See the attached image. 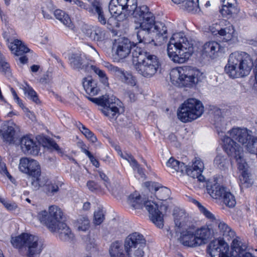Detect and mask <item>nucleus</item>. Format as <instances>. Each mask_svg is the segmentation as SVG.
I'll return each instance as SVG.
<instances>
[{
    "mask_svg": "<svg viewBox=\"0 0 257 257\" xmlns=\"http://www.w3.org/2000/svg\"><path fill=\"white\" fill-rule=\"evenodd\" d=\"M142 186L145 188V191L146 192H157L168 193L171 192L170 189L162 186L157 182L147 181L143 184Z\"/></svg>",
    "mask_w": 257,
    "mask_h": 257,
    "instance_id": "obj_31",
    "label": "nucleus"
},
{
    "mask_svg": "<svg viewBox=\"0 0 257 257\" xmlns=\"http://www.w3.org/2000/svg\"><path fill=\"white\" fill-rule=\"evenodd\" d=\"M104 216L103 211L98 209L94 213L93 222L95 225L100 224L104 220Z\"/></svg>",
    "mask_w": 257,
    "mask_h": 257,
    "instance_id": "obj_52",
    "label": "nucleus"
},
{
    "mask_svg": "<svg viewBox=\"0 0 257 257\" xmlns=\"http://www.w3.org/2000/svg\"><path fill=\"white\" fill-rule=\"evenodd\" d=\"M66 2H68L72 4H75L79 7L81 9H87V5L84 3L80 0H65Z\"/></svg>",
    "mask_w": 257,
    "mask_h": 257,
    "instance_id": "obj_57",
    "label": "nucleus"
},
{
    "mask_svg": "<svg viewBox=\"0 0 257 257\" xmlns=\"http://www.w3.org/2000/svg\"><path fill=\"white\" fill-rule=\"evenodd\" d=\"M97 20L99 23L101 25H104L109 24L110 19L107 20L105 17L103 11L100 13L97 14Z\"/></svg>",
    "mask_w": 257,
    "mask_h": 257,
    "instance_id": "obj_56",
    "label": "nucleus"
},
{
    "mask_svg": "<svg viewBox=\"0 0 257 257\" xmlns=\"http://www.w3.org/2000/svg\"><path fill=\"white\" fill-rule=\"evenodd\" d=\"M48 229L63 241H71L74 237L71 229L65 222L55 226H49Z\"/></svg>",
    "mask_w": 257,
    "mask_h": 257,
    "instance_id": "obj_21",
    "label": "nucleus"
},
{
    "mask_svg": "<svg viewBox=\"0 0 257 257\" xmlns=\"http://www.w3.org/2000/svg\"><path fill=\"white\" fill-rule=\"evenodd\" d=\"M0 71L7 75V76L11 75L9 64L5 60L0 63Z\"/></svg>",
    "mask_w": 257,
    "mask_h": 257,
    "instance_id": "obj_55",
    "label": "nucleus"
},
{
    "mask_svg": "<svg viewBox=\"0 0 257 257\" xmlns=\"http://www.w3.org/2000/svg\"><path fill=\"white\" fill-rule=\"evenodd\" d=\"M220 179L214 177L208 180L206 183L207 193H230L229 189L220 184Z\"/></svg>",
    "mask_w": 257,
    "mask_h": 257,
    "instance_id": "obj_25",
    "label": "nucleus"
},
{
    "mask_svg": "<svg viewBox=\"0 0 257 257\" xmlns=\"http://www.w3.org/2000/svg\"><path fill=\"white\" fill-rule=\"evenodd\" d=\"M132 48V44L128 39L120 37L115 40L112 46L114 61L118 62L126 58L131 53Z\"/></svg>",
    "mask_w": 257,
    "mask_h": 257,
    "instance_id": "obj_14",
    "label": "nucleus"
},
{
    "mask_svg": "<svg viewBox=\"0 0 257 257\" xmlns=\"http://www.w3.org/2000/svg\"><path fill=\"white\" fill-rule=\"evenodd\" d=\"M146 240L138 232L129 234L124 239V250L119 241L112 242L109 247L110 257H144Z\"/></svg>",
    "mask_w": 257,
    "mask_h": 257,
    "instance_id": "obj_3",
    "label": "nucleus"
},
{
    "mask_svg": "<svg viewBox=\"0 0 257 257\" xmlns=\"http://www.w3.org/2000/svg\"><path fill=\"white\" fill-rule=\"evenodd\" d=\"M152 33L155 34L157 36H163L164 34L167 33V29L165 24L161 22H155V17L154 16L153 22L151 26V30Z\"/></svg>",
    "mask_w": 257,
    "mask_h": 257,
    "instance_id": "obj_41",
    "label": "nucleus"
},
{
    "mask_svg": "<svg viewBox=\"0 0 257 257\" xmlns=\"http://www.w3.org/2000/svg\"><path fill=\"white\" fill-rule=\"evenodd\" d=\"M119 154L121 158L126 160L130 163L132 168L137 166L138 162L131 154L126 153L123 154L121 152L119 153Z\"/></svg>",
    "mask_w": 257,
    "mask_h": 257,
    "instance_id": "obj_51",
    "label": "nucleus"
},
{
    "mask_svg": "<svg viewBox=\"0 0 257 257\" xmlns=\"http://www.w3.org/2000/svg\"><path fill=\"white\" fill-rule=\"evenodd\" d=\"M180 5L181 9L189 13L195 14L200 11L198 0H184Z\"/></svg>",
    "mask_w": 257,
    "mask_h": 257,
    "instance_id": "obj_35",
    "label": "nucleus"
},
{
    "mask_svg": "<svg viewBox=\"0 0 257 257\" xmlns=\"http://www.w3.org/2000/svg\"><path fill=\"white\" fill-rule=\"evenodd\" d=\"M71 67L78 71L82 70L86 72L85 65L83 64V59L81 55L77 53H72L69 57Z\"/></svg>",
    "mask_w": 257,
    "mask_h": 257,
    "instance_id": "obj_30",
    "label": "nucleus"
},
{
    "mask_svg": "<svg viewBox=\"0 0 257 257\" xmlns=\"http://www.w3.org/2000/svg\"><path fill=\"white\" fill-rule=\"evenodd\" d=\"M91 101L102 106V113L109 119H115L119 114L117 101L118 99L114 96H104L99 98L88 97Z\"/></svg>",
    "mask_w": 257,
    "mask_h": 257,
    "instance_id": "obj_10",
    "label": "nucleus"
},
{
    "mask_svg": "<svg viewBox=\"0 0 257 257\" xmlns=\"http://www.w3.org/2000/svg\"><path fill=\"white\" fill-rule=\"evenodd\" d=\"M63 217V213L61 209L55 205H52L49 207L48 214L46 210H43L38 215L40 222L48 229H49V226H55L64 223Z\"/></svg>",
    "mask_w": 257,
    "mask_h": 257,
    "instance_id": "obj_12",
    "label": "nucleus"
},
{
    "mask_svg": "<svg viewBox=\"0 0 257 257\" xmlns=\"http://www.w3.org/2000/svg\"><path fill=\"white\" fill-rule=\"evenodd\" d=\"M81 148L82 151L89 158L93 165L96 167H98L99 165L98 161L90 153V152L86 149V146L84 144L82 143L81 144Z\"/></svg>",
    "mask_w": 257,
    "mask_h": 257,
    "instance_id": "obj_50",
    "label": "nucleus"
},
{
    "mask_svg": "<svg viewBox=\"0 0 257 257\" xmlns=\"http://www.w3.org/2000/svg\"><path fill=\"white\" fill-rule=\"evenodd\" d=\"M132 13L134 17L138 20V22H145V23L153 22L154 15L149 11L147 6L137 7Z\"/></svg>",
    "mask_w": 257,
    "mask_h": 257,
    "instance_id": "obj_24",
    "label": "nucleus"
},
{
    "mask_svg": "<svg viewBox=\"0 0 257 257\" xmlns=\"http://www.w3.org/2000/svg\"><path fill=\"white\" fill-rule=\"evenodd\" d=\"M166 166L172 173L181 172L184 173L186 168L184 163L178 161L173 157L169 159L166 163Z\"/></svg>",
    "mask_w": 257,
    "mask_h": 257,
    "instance_id": "obj_37",
    "label": "nucleus"
},
{
    "mask_svg": "<svg viewBox=\"0 0 257 257\" xmlns=\"http://www.w3.org/2000/svg\"><path fill=\"white\" fill-rule=\"evenodd\" d=\"M134 170H137L138 173L142 177L145 176V174L144 173L143 170L142 168L140 167V165L138 163V165L136 167H133Z\"/></svg>",
    "mask_w": 257,
    "mask_h": 257,
    "instance_id": "obj_60",
    "label": "nucleus"
},
{
    "mask_svg": "<svg viewBox=\"0 0 257 257\" xmlns=\"http://www.w3.org/2000/svg\"><path fill=\"white\" fill-rule=\"evenodd\" d=\"M173 216L176 231L193 225L190 217L183 208L175 207L173 210Z\"/></svg>",
    "mask_w": 257,
    "mask_h": 257,
    "instance_id": "obj_17",
    "label": "nucleus"
},
{
    "mask_svg": "<svg viewBox=\"0 0 257 257\" xmlns=\"http://www.w3.org/2000/svg\"><path fill=\"white\" fill-rule=\"evenodd\" d=\"M209 30L214 36L220 38L223 42H228L234 37V27L226 20L213 24L209 27Z\"/></svg>",
    "mask_w": 257,
    "mask_h": 257,
    "instance_id": "obj_13",
    "label": "nucleus"
},
{
    "mask_svg": "<svg viewBox=\"0 0 257 257\" xmlns=\"http://www.w3.org/2000/svg\"><path fill=\"white\" fill-rule=\"evenodd\" d=\"M86 35L91 40L101 42L105 39V31L99 27L94 28L93 30H88Z\"/></svg>",
    "mask_w": 257,
    "mask_h": 257,
    "instance_id": "obj_36",
    "label": "nucleus"
},
{
    "mask_svg": "<svg viewBox=\"0 0 257 257\" xmlns=\"http://www.w3.org/2000/svg\"><path fill=\"white\" fill-rule=\"evenodd\" d=\"M213 235L214 233L208 226H203L195 229L197 246L206 243Z\"/></svg>",
    "mask_w": 257,
    "mask_h": 257,
    "instance_id": "obj_26",
    "label": "nucleus"
},
{
    "mask_svg": "<svg viewBox=\"0 0 257 257\" xmlns=\"http://www.w3.org/2000/svg\"><path fill=\"white\" fill-rule=\"evenodd\" d=\"M132 57L133 66L139 74L150 78L156 73L160 65L156 56L137 47L132 52Z\"/></svg>",
    "mask_w": 257,
    "mask_h": 257,
    "instance_id": "obj_5",
    "label": "nucleus"
},
{
    "mask_svg": "<svg viewBox=\"0 0 257 257\" xmlns=\"http://www.w3.org/2000/svg\"><path fill=\"white\" fill-rule=\"evenodd\" d=\"M220 49V45L215 41L206 43L203 47L202 54L209 58H213Z\"/></svg>",
    "mask_w": 257,
    "mask_h": 257,
    "instance_id": "obj_33",
    "label": "nucleus"
},
{
    "mask_svg": "<svg viewBox=\"0 0 257 257\" xmlns=\"http://www.w3.org/2000/svg\"><path fill=\"white\" fill-rule=\"evenodd\" d=\"M19 168L22 172L31 177H37L40 174V166L38 162L34 159L28 158L21 159Z\"/></svg>",
    "mask_w": 257,
    "mask_h": 257,
    "instance_id": "obj_18",
    "label": "nucleus"
},
{
    "mask_svg": "<svg viewBox=\"0 0 257 257\" xmlns=\"http://www.w3.org/2000/svg\"><path fill=\"white\" fill-rule=\"evenodd\" d=\"M17 102V103L18 104V105L23 109L26 110V111H29V112L31 113V111L29 110V109L26 107L24 106L23 103H22V100L19 98V99L15 100Z\"/></svg>",
    "mask_w": 257,
    "mask_h": 257,
    "instance_id": "obj_62",
    "label": "nucleus"
},
{
    "mask_svg": "<svg viewBox=\"0 0 257 257\" xmlns=\"http://www.w3.org/2000/svg\"><path fill=\"white\" fill-rule=\"evenodd\" d=\"M63 184L60 183L48 184L44 186L45 190L51 193L64 191Z\"/></svg>",
    "mask_w": 257,
    "mask_h": 257,
    "instance_id": "obj_48",
    "label": "nucleus"
},
{
    "mask_svg": "<svg viewBox=\"0 0 257 257\" xmlns=\"http://www.w3.org/2000/svg\"><path fill=\"white\" fill-rule=\"evenodd\" d=\"M87 186L90 191H94L96 187V184L94 181H89L87 183Z\"/></svg>",
    "mask_w": 257,
    "mask_h": 257,
    "instance_id": "obj_59",
    "label": "nucleus"
},
{
    "mask_svg": "<svg viewBox=\"0 0 257 257\" xmlns=\"http://www.w3.org/2000/svg\"><path fill=\"white\" fill-rule=\"evenodd\" d=\"M104 67L108 69L111 74L117 77L122 83L132 86L136 85L137 83L136 78L131 72L113 66L108 62L104 63Z\"/></svg>",
    "mask_w": 257,
    "mask_h": 257,
    "instance_id": "obj_15",
    "label": "nucleus"
},
{
    "mask_svg": "<svg viewBox=\"0 0 257 257\" xmlns=\"http://www.w3.org/2000/svg\"><path fill=\"white\" fill-rule=\"evenodd\" d=\"M92 11L96 15L102 12V4L98 0H94L92 3Z\"/></svg>",
    "mask_w": 257,
    "mask_h": 257,
    "instance_id": "obj_54",
    "label": "nucleus"
},
{
    "mask_svg": "<svg viewBox=\"0 0 257 257\" xmlns=\"http://www.w3.org/2000/svg\"><path fill=\"white\" fill-rule=\"evenodd\" d=\"M208 252L211 257H230L229 246L222 239L211 241L208 246Z\"/></svg>",
    "mask_w": 257,
    "mask_h": 257,
    "instance_id": "obj_16",
    "label": "nucleus"
},
{
    "mask_svg": "<svg viewBox=\"0 0 257 257\" xmlns=\"http://www.w3.org/2000/svg\"><path fill=\"white\" fill-rule=\"evenodd\" d=\"M232 255L234 257H241L243 255L247 248L246 244L242 243L240 238L236 237L233 239L231 243Z\"/></svg>",
    "mask_w": 257,
    "mask_h": 257,
    "instance_id": "obj_32",
    "label": "nucleus"
},
{
    "mask_svg": "<svg viewBox=\"0 0 257 257\" xmlns=\"http://www.w3.org/2000/svg\"><path fill=\"white\" fill-rule=\"evenodd\" d=\"M86 72H89V71H92L94 72L96 75H98L100 81L105 85L108 86V77L106 76L105 72L100 69L97 66L92 65H87L85 67Z\"/></svg>",
    "mask_w": 257,
    "mask_h": 257,
    "instance_id": "obj_38",
    "label": "nucleus"
},
{
    "mask_svg": "<svg viewBox=\"0 0 257 257\" xmlns=\"http://www.w3.org/2000/svg\"><path fill=\"white\" fill-rule=\"evenodd\" d=\"M222 8L220 10V13L223 17L231 16L235 13L236 0H221Z\"/></svg>",
    "mask_w": 257,
    "mask_h": 257,
    "instance_id": "obj_34",
    "label": "nucleus"
},
{
    "mask_svg": "<svg viewBox=\"0 0 257 257\" xmlns=\"http://www.w3.org/2000/svg\"><path fill=\"white\" fill-rule=\"evenodd\" d=\"M9 47L12 53L17 56L23 55L30 50L21 41L17 39L11 43Z\"/></svg>",
    "mask_w": 257,
    "mask_h": 257,
    "instance_id": "obj_29",
    "label": "nucleus"
},
{
    "mask_svg": "<svg viewBox=\"0 0 257 257\" xmlns=\"http://www.w3.org/2000/svg\"><path fill=\"white\" fill-rule=\"evenodd\" d=\"M209 196L217 202L221 203L223 200V194H209Z\"/></svg>",
    "mask_w": 257,
    "mask_h": 257,
    "instance_id": "obj_58",
    "label": "nucleus"
},
{
    "mask_svg": "<svg viewBox=\"0 0 257 257\" xmlns=\"http://www.w3.org/2000/svg\"><path fill=\"white\" fill-rule=\"evenodd\" d=\"M42 13L44 18L48 19H50L52 18L51 15L53 13H50L49 12H48L47 9L42 8Z\"/></svg>",
    "mask_w": 257,
    "mask_h": 257,
    "instance_id": "obj_61",
    "label": "nucleus"
},
{
    "mask_svg": "<svg viewBox=\"0 0 257 257\" xmlns=\"http://www.w3.org/2000/svg\"><path fill=\"white\" fill-rule=\"evenodd\" d=\"M123 7L121 6L119 0H111L109 4V11L111 15L116 17L121 14L122 11L124 10Z\"/></svg>",
    "mask_w": 257,
    "mask_h": 257,
    "instance_id": "obj_42",
    "label": "nucleus"
},
{
    "mask_svg": "<svg viewBox=\"0 0 257 257\" xmlns=\"http://www.w3.org/2000/svg\"><path fill=\"white\" fill-rule=\"evenodd\" d=\"M204 111L202 103L195 98H189L179 107L178 118L183 122L191 121L200 117Z\"/></svg>",
    "mask_w": 257,
    "mask_h": 257,
    "instance_id": "obj_9",
    "label": "nucleus"
},
{
    "mask_svg": "<svg viewBox=\"0 0 257 257\" xmlns=\"http://www.w3.org/2000/svg\"><path fill=\"white\" fill-rule=\"evenodd\" d=\"M153 23L138 22L136 23L135 30L137 33V39L139 43L145 44H149L153 41L151 37V26Z\"/></svg>",
    "mask_w": 257,
    "mask_h": 257,
    "instance_id": "obj_19",
    "label": "nucleus"
},
{
    "mask_svg": "<svg viewBox=\"0 0 257 257\" xmlns=\"http://www.w3.org/2000/svg\"><path fill=\"white\" fill-rule=\"evenodd\" d=\"M76 126L89 141L92 143H95L97 141V138L94 134L81 123L80 122H76Z\"/></svg>",
    "mask_w": 257,
    "mask_h": 257,
    "instance_id": "obj_43",
    "label": "nucleus"
},
{
    "mask_svg": "<svg viewBox=\"0 0 257 257\" xmlns=\"http://www.w3.org/2000/svg\"><path fill=\"white\" fill-rule=\"evenodd\" d=\"M89 220L86 216L80 217L75 222V226L79 231H85L89 228Z\"/></svg>",
    "mask_w": 257,
    "mask_h": 257,
    "instance_id": "obj_44",
    "label": "nucleus"
},
{
    "mask_svg": "<svg viewBox=\"0 0 257 257\" xmlns=\"http://www.w3.org/2000/svg\"><path fill=\"white\" fill-rule=\"evenodd\" d=\"M18 58V60L21 64H24L27 63L28 58L25 55H21Z\"/></svg>",
    "mask_w": 257,
    "mask_h": 257,
    "instance_id": "obj_63",
    "label": "nucleus"
},
{
    "mask_svg": "<svg viewBox=\"0 0 257 257\" xmlns=\"http://www.w3.org/2000/svg\"><path fill=\"white\" fill-rule=\"evenodd\" d=\"M20 146L22 151L28 155L36 156L39 154V147L37 142L29 136L21 138Z\"/></svg>",
    "mask_w": 257,
    "mask_h": 257,
    "instance_id": "obj_23",
    "label": "nucleus"
},
{
    "mask_svg": "<svg viewBox=\"0 0 257 257\" xmlns=\"http://www.w3.org/2000/svg\"><path fill=\"white\" fill-rule=\"evenodd\" d=\"M192 201L198 207L200 211L203 214L206 218L210 219L211 221H215L216 224L217 225L218 229V232H216V234L222 235L224 239L228 241L235 236V232L226 223L220 220H217L212 213L202 206L197 200L192 199Z\"/></svg>",
    "mask_w": 257,
    "mask_h": 257,
    "instance_id": "obj_11",
    "label": "nucleus"
},
{
    "mask_svg": "<svg viewBox=\"0 0 257 257\" xmlns=\"http://www.w3.org/2000/svg\"><path fill=\"white\" fill-rule=\"evenodd\" d=\"M23 90L24 91L25 94L27 96L29 99L32 100L36 103H40V100L38 98V96L36 92L33 89L32 87L28 85H26V86H24Z\"/></svg>",
    "mask_w": 257,
    "mask_h": 257,
    "instance_id": "obj_46",
    "label": "nucleus"
},
{
    "mask_svg": "<svg viewBox=\"0 0 257 257\" xmlns=\"http://www.w3.org/2000/svg\"><path fill=\"white\" fill-rule=\"evenodd\" d=\"M119 2L122 6L123 7L124 10L128 11L130 13L135 11L137 7V0H119Z\"/></svg>",
    "mask_w": 257,
    "mask_h": 257,
    "instance_id": "obj_47",
    "label": "nucleus"
},
{
    "mask_svg": "<svg viewBox=\"0 0 257 257\" xmlns=\"http://www.w3.org/2000/svg\"><path fill=\"white\" fill-rule=\"evenodd\" d=\"M214 164L219 169L224 170L228 167L229 160L224 154L219 153L214 160Z\"/></svg>",
    "mask_w": 257,
    "mask_h": 257,
    "instance_id": "obj_40",
    "label": "nucleus"
},
{
    "mask_svg": "<svg viewBox=\"0 0 257 257\" xmlns=\"http://www.w3.org/2000/svg\"><path fill=\"white\" fill-rule=\"evenodd\" d=\"M56 19L60 21L64 25L72 29L73 28L71 20L68 14L61 10H56L54 12Z\"/></svg>",
    "mask_w": 257,
    "mask_h": 257,
    "instance_id": "obj_39",
    "label": "nucleus"
},
{
    "mask_svg": "<svg viewBox=\"0 0 257 257\" xmlns=\"http://www.w3.org/2000/svg\"><path fill=\"white\" fill-rule=\"evenodd\" d=\"M170 76L172 84L178 87H192L204 77L202 72L190 66L173 69L170 71Z\"/></svg>",
    "mask_w": 257,
    "mask_h": 257,
    "instance_id": "obj_7",
    "label": "nucleus"
},
{
    "mask_svg": "<svg viewBox=\"0 0 257 257\" xmlns=\"http://www.w3.org/2000/svg\"><path fill=\"white\" fill-rule=\"evenodd\" d=\"M0 202H1L7 210L10 211L15 210L17 208V205L13 202L7 200L0 196Z\"/></svg>",
    "mask_w": 257,
    "mask_h": 257,
    "instance_id": "obj_53",
    "label": "nucleus"
},
{
    "mask_svg": "<svg viewBox=\"0 0 257 257\" xmlns=\"http://www.w3.org/2000/svg\"><path fill=\"white\" fill-rule=\"evenodd\" d=\"M17 128L18 127L16 124L13 122H9L3 126L0 133L6 141L11 143L14 141L15 133Z\"/></svg>",
    "mask_w": 257,
    "mask_h": 257,
    "instance_id": "obj_27",
    "label": "nucleus"
},
{
    "mask_svg": "<svg viewBox=\"0 0 257 257\" xmlns=\"http://www.w3.org/2000/svg\"><path fill=\"white\" fill-rule=\"evenodd\" d=\"M193 43L182 32L174 34L168 44L167 53L176 63H183L193 52Z\"/></svg>",
    "mask_w": 257,
    "mask_h": 257,
    "instance_id": "obj_4",
    "label": "nucleus"
},
{
    "mask_svg": "<svg viewBox=\"0 0 257 257\" xmlns=\"http://www.w3.org/2000/svg\"><path fill=\"white\" fill-rule=\"evenodd\" d=\"M180 232L178 240L184 246L197 247L195 236V228L194 225L178 231Z\"/></svg>",
    "mask_w": 257,
    "mask_h": 257,
    "instance_id": "obj_20",
    "label": "nucleus"
},
{
    "mask_svg": "<svg viewBox=\"0 0 257 257\" xmlns=\"http://www.w3.org/2000/svg\"><path fill=\"white\" fill-rule=\"evenodd\" d=\"M32 178L31 185L34 191H37L46 183L47 179L44 177L42 176L41 174L37 177H32Z\"/></svg>",
    "mask_w": 257,
    "mask_h": 257,
    "instance_id": "obj_45",
    "label": "nucleus"
},
{
    "mask_svg": "<svg viewBox=\"0 0 257 257\" xmlns=\"http://www.w3.org/2000/svg\"><path fill=\"white\" fill-rule=\"evenodd\" d=\"M117 200H126L127 203L133 209H142L145 208L149 213L151 221L158 227L164 225L163 215L159 209V201L166 200L156 194H114Z\"/></svg>",
    "mask_w": 257,
    "mask_h": 257,
    "instance_id": "obj_2",
    "label": "nucleus"
},
{
    "mask_svg": "<svg viewBox=\"0 0 257 257\" xmlns=\"http://www.w3.org/2000/svg\"><path fill=\"white\" fill-rule=\"evenodd\" d=\"M90 52L94 58H97L99 57V54L94 48L91 47Z\"/></svg>",
    "mask_w": 257,
    "mask_h": 257,
    "instance_id": "obj_64",
    "label": "nucleus"
},
{
    "mask_svg": "<svg viewBox=\"0 0 257 257\" xmlns=\"http://www.w3.org/2000/svg\"><path fill=\"white\" fill-rule=\"evenodd\" d=\"M204 164L199 158H195L193 161V164L191 166L187 167L184 172L187 175L192 178H197L199 181H203L204 180V177L202 175V173L204 170Z\"/></svg>",
    "mask_w": 257,
    "mask_h": 257,
    "instance_id": "obj_22",
    "label": "nucleus"
},
{
    "mask_svg": "<svg viewBox=\"0 0 257 257\" xmlns=\"http://www.w3.org/2000/svg\"><path fill=\"white\" fill-rule=\"evenodd\" d=\"M253 65V61L247 53L235 52L230 55L224 70L231 78L242 77L249 74Z\"/></svg>",
    "mask_w": 257,
    "mask_h": 257,
    "instance_id": "obj_6",
    "label": "nucleus"
},
{
    "mask_svg": "<svg viewBox=\"0 0 257 257\" xmlns=\"http://www.w3.org/2000/svg\"><path fill=\"white\" fill-rule=\"evenodd\" d=\"M83 86L86 93L89 95L88 97L96 95L99 91V89L97 83L91 78H85L83 81Z\"/></svg>",
    "mask_w": 257,
    "mask_h": 257,
    "instance_id": "obj_28",
    "label": "nucleus"
},
{
    "mask_svg": "<svg viewBox=\"0 0 257 257\" xmlns=\"http://www.w3.org/2000/svg\"><path fill=\"white\" fill-rule=\"evenodd\" d=\"M222 202L226 206L229 207H234L236 204V201L233 194H223Z\"/></svg>",
    "mask_w": 257,
    "mask_h": 257,
    "instance_id": "obj_49",
    "label": "nucleus"
},
{
    "mask_svg": "<svg viewBox=\"0 0 257 257\" xmlns=\"http://www.w3.org/2000/svg\"><path fill=\"white\" fill-rule=\"evenodd\" d=\"M11 242L14 247L20 250H26L28 257H35L42 250V246L38 237L29 233H22L12 237Z\"/></svg>",
    "mask_w": 257,
    "mask_h": 257,
    "instance_id": "obj_8",
    "label": "nucleus"
},
{
    "mask_svg": "<svg viewBox=\"0 0 257 257\" xmlns=\"http://www.w3.org/2000/svg\"><path fill=\"white\" fill-rule=\"evenodd\" d=\"M215 126L223 143V148L228 156L234 158L237 164L240 172L239 176L240 186L248 188L252 183L247 165L243 158V152L240 145L234 142L229 136L224 134L227 127V122L222 117H218L215 120Z\"/></svg>",
    "mask_w": 257,
    "mask_h": 257,
    "instance_id": "obj_1",
    "label": "nucleus"
}]
</instances>
